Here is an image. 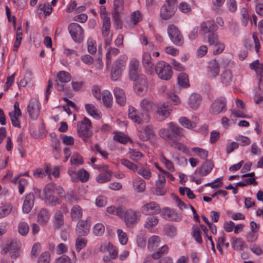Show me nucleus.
Instances as JSON below:
<instances>
[{"instance_id": "49530a36", "label": "nucleus", "mask_w": 263, "mask_h": 263, "mask_svg": "<svg viewBox=\"0 0 263 263\" xmlns=\"http://www.w3.org/2000/svg\"><path fill=\"white\" fill-rule=\"evenodd\" d=\"M168 248L167 246L164 245L159 248L157 251L153 253V257L154 259H158L162 257L163 255L168 252Z\"/></svg>"}, {"instance_id": "7c9ffc66", "label": "nucleus", "mask_w": 263, "mask_h": 263, "mask_svg": "<svg viewBox=\"0 0 263 263\" xmlns=\"http://www.w3.org/2000/svg\"><path fill=\"white\" fill-rule=\"evenodd\" d=\"M70 214L72 220H77L82 217L83 210L80 206L75 205L71 209Z\"/></svg>"}, {"instance_id": "393cba45", "label": "nucleus", "mask_w": 263, "mask_h": 263, "mask_svg": "<svg viewBox=\"0 0 263 263\" xmlns=\"http://www.w3.org/2000/svg\"><path fill=\"white\" fill-rule=\"evenodd\" d=\"M220 67L216 60L211 61L208 66V75L212 78H216L219 73Z\"/></svg>"}, {"instance_id": "aec40b11", "label": "nucleus", "mask_w": 263, "mask_h": 263, "mask_svg": "<svg viewBox=\"0 0 263 263\" xmlns=\"http://www.w3.org/2000/svg\"><path fill=\"white\" fill-rule=\"evenodd\" d=\"M138 135L140 139L145 141L150 139L154 136L155 133L152 127L148 125L139 130Z\"/></svg>"}, {"instance_id": "052dcab7", "label": "nucleus", "mask_w": 263, "mask_h": 263, "mask_svg": "<svg viewBox=\"0 0 263 263\" xmlns=\"http://www.w3.org/2000/svg\"><path fill=\"white\" fill-rule=\"evenodd\" d=\"M120 161L122 165L134 172H136V171L137 170L138 166L128 159H122Z\"/></svg>"}, {"instance_id": "774afa93", "label": "nucleus", "mask_w": 263, "mask_h": 263, "mask_svg": "<svg viewBox=\"0 0 263 263\" xmlns=\"http://www.w3.org/2000/svg\"><path fill=\"white\" fill-rule=\"evenodd\" d=\"M105 228L101 223L96 224L93 229V232L96 236H101L104 232Z\"/></svg>"}, {"instance_id": "bb28decb", "label": "nucleus", "mask_w": 263, "mask_h": 263, "mask_svg": "<svg viewBox=\"0 0 263 263\" xmlns=\"http://www.w3.org/2000/svg\"><path fill=\"white\" fill-rule=\"evenodd\" d=\"M51 167L48 164L44 165V168H38L33 171V176L37 178H43L46 175L50 176Z\"/></svg>"}, {"instance_id": "864d4df0", "label": "nucleus", "mask_w": 263, "mask_h": 263, "mask_svg": "<svg viewBox=\"0 0 263 263\" xmlns=\"http://www.w3.org/2000/svg\"><path fill=\"white\" fill-rule=\"evenodd\" d=\"M87 50L89 53L92 54L97 51L96 42L91 37L87 40Z\"/></svg>"}, {"instance_id": "dca6fc26", "label": "nucleus", "mask_w": 263, "mask_h": 263, "mask_svg": "<svg viewBox=\"0 0 263 263\" xmlns=\"http://www.w3.org/2000/svg\"><path fill=\"white\" fill-rule=\"evenodd\" d=\"M19 243L16 241H11L3 251L4 253H8L12 258H15L19 255Z\"/></svg>"}, {"instance_id": "1a4fd4ad", "label": "nucleus", "mask_w": 263, "mask_h": 263, "mask_svg": "<svg viewBox=\"0 0 263 263\" xmlns=\"http://www.w3.org/2000/svg\"><path fill=\"white\" fill-rule=\"evenodd\" d=\"M134 81V89L138 94H141L147 90V84L146 77L143 74H139L135 79H130Z\"/></svg>"}, {"instance_id": "cd10ccee", "label": "nucleus", "mask_w": 263, "mask_h": 263, "mask_svg": "<svg viewBox=\"0 0 263 263\" xmlns=\"http://www.w3.org/2000/svg\"><path fill=\"white\" fill-rule=\"evenodd\" d=\"M127 58L125 55L120 56L113 63L112 67L123 71L126 67Z\"/></svg>"}, {"instance_id": "a19ab883", "label": "nucleus", "mask_w": 263, "mask_h": 263, "mask_svg": "<svg viewBox=\"0 0 263 263\" xmlns=\"http://www.w3.org/2000/svg\"><path fill=\"white\" fill-rule=\"evenodd\" d=\"M136 172L145 179H149L152 177L150 170L144 167H138Z\"/></svg>"}, {"instance_id": "9b49d317", "label": "nucleus", "mask_w": 263, "mask_h": 263, "mask_svg": "<svg viewBox=\"0 0 263 263\" xmlns=\"http://www.w3.org/2000/svg\"><path fill=\"white\" fill-rule=\"evenodd\" d=\"M141 211L146 215H155L160 212L161 208L156 202L151 201L144 204L141 207Z\"/></svg>"}, {"instance_id": "4c0bfd02", "label": "nucleus", "mask_w": 263, "mask_h": 263, "mask_svg": "<svg viewBox=\"0 0 263 263\" xmlns=\"http://www.w3.org/2000/svg\"><path fill=\"white\" fill-rule=\"evenodd\" d=\"M58 80L62 83H66L69 82L71 79L70 73L65 71H60L57 74Z\"/></svg>"}, {"instance_id": "412c9836", "label": "nucleus", "mask_w": 263, "mask_h": 263, "mask_svg": "<svg viewBox=\"0 0 263 263\" xmlns=\"http://www.w3.org/2000/svg\"><path fill=\"white\" fill-rule=\"evenodd\" d=\"M50 218V214L46 209L43 208L37 213V221L42 226L47 223Z\"/></svg>"}, {"instance_id": "e2e57ef3", "label": "nucleus", "mask_w": 263, "mask_h": 263, "mask_svg": "<svg viewBox=\"0 0 263 263\" xmlns=\"http://www.w3.org/2000/svg\"><path fill=\"white\" fill-rule=\"evenodd\" d=\"M161 161L164 163L166 166V167L171 172L175 171V167L174 166L173 163L167 159L164 156H162L160 158Z\"/></svg>"}, {"instance_id": "bf43d9fd", "label": "nucleus", "mask_w": 263, "mask_h": 263, "mask_svg": "<svg viewBox=\"0 0 263 263\" xmlns=\"http://www.w3.org/2000/svg\"><path fill=\"white\" fill-rule=\"evenodd\" d=\"M232 242V247L236 250H240L242 249L244 245V242L242 239L238 238H233Z\"/></svg>"}, {"instance_id": "c9c22d12", "label": "nucleus", "mask_w": 263, "mask_h": 263, "mask_svg": "<svg viewBox=\"0 0 263 263\" xmlns=\"http://www.w3.org/2000/svg\"><path fill=\"white\" fill-rule=\"evenodd\" d=\"M232 80V73L230 70H226L221 75V81L224 85L227 86L231 84Z\"/></svg>"}, {"instance_id": "c85d7f7f", "label": "nucleus", "mask_w": 263, "mask_h": 263, "mask_svg": "<svg viewBox=\"0 0 263 263\" xmlns=\"http://www.w3.org/2000/svg\"><path fill=\"white\" fill-rule=\"evenodd\" d=\"M119 52L120 50L115 47H109L107 49L106 53V65L107 67L111 64L112 58L117 55Z\"/></svg>"}, {"instance_id": "c756f323", "label": "nucleus", "mask_w": 263, "mask_h": 263, "mask_svg": "<svg viewBox=\"0 0 263 263\" xmlns=\"http://www.w3.org/2000/svg\"><path fill=\"white\" fill-rule=\"evenodd\" d=\"M179 122L184 127L187 129H193L197 125L195 120H190L186 117H182L179 119Z\"/></svg>"}, {"instance_id": "6ab92c4d", "label": "nucleus", "mask_w": 263, "mask_h": 263, "mask_svg": "<svg viewBox=\"0 0 263 263\" xmlns=\"http://www.w3.org/2000/svg\"><path fill=\"white\" fill-rule=\"evenodd\" d=\"M162 214L164 218L168 220L179 221L181 219L180 214L167 208L163 209Z\"/></svg>"}, {"instance_id": "473e14b6", "label": "nucleus", "mask_w": 263, "mask_h": 263, "mask_svg": "<svg viewBox=\"0 0 263 263\" xmlns=\"http://www.w3.org/2000/svg\"><path fill=\"white\" fill-rule=\"evenodd\" d=\"M102 95L104 104L108 108L110 107L112 103V96L110 92L105 90L103 91Z\"/></svg>"}, {"instance_id": "4468645a", "label": "nucleus", "mask_w": 263, "mask_h": 263, "mask_svg": "<svg viewBox=\"0 0 263 263\" xmlns=\"http://www.w3.org/2000/svg\"><path fill=\"white\" fill-rule=\"evenodd\" d=\"M176 10V7L163 5L160 10V17L164 20H167L174 16Z\"/></svg>"}, {"instance_id": "4be33fe9", "label": "nucleus", "mask_w": 263, "mask_h": 263, "mask_svg": "<svg viewBox=\"0 0 263 263\" xmlns=\"http://www.w3.org/2000/svg\"><path fill=\"white\" fill-rule=\"evenodd\" d=\"M40 104L36 99H31L27 106V111L29 115H38L40 112Z\"/></svg>"}, {"instance_id": "423d86ee", "label": "nucleus", "mask_w": 263, "mask_h": 263, "mask_svg": "<svg viewBox=\"0 0 263 263\" xmlns=\"http://www.w3.org/2000/svg\"><path fill=\"white\" fill-rule=\"evenodd\" d=\"M141 214L139 211H135L131 209L125 211L122 215L126 226L128 228L133 227L140 219Z\"/></svg>"}, {"instance_id": "2f4dec72", "label": "nucleus", "mask_w": 263, "mask_h": 263, "mask_svg": "<svg viewBox=\"0 0 263 263\" xmlns=\"http://www.w3.org/2000/svg\"><path fill=\"white\" fill-rule=\"evenodd\" d=\"M133 187L137 192H143L146 187L145 182L142 179H135L133 181Z\"/></svg>"}, {"instance_id": "5fc2aeb1", "label": "nucleus", "mask_w": 263, "mask_h": 263, "mask_svg": "<svg viewBox=\"0 0 263 263\" xmlns=\"http://www.w3.org/2000/svg\"><path fill=\"white\" fill-rule=\"evenodd\" d=\"M29 227L28 224L25 222H21L18 225V233L22 236L26 235L29 231Z\"/></svg>"}, {"instance_id": "72a5a7b5", "label": "nucleus", "mask_w": 263, "mask_h": 263, "mask_svg": "<svg viewBox=\"0 0 263 263\" xmlns=\"http://www.w3.org/2000/svg\"><path fill=\"white\" fill-rule=\"evenodd\" d=\"M160 242V238L158 236L153 235L148 240L147 248L149 250H153L158 246Z\"/></svg>"}, {"instance_id": "a18cd8bd", "label": "nucleus", "mask_w": 263, "mask_h": 263, "mask_svg": "<svg viewBox=\"0 0 263 263\" xmlns=\"http://www.w3.org/2000/svg\"><path fill=\"white\" fill-rule=\"evenodd\" d=\"M113 139L122 144H125L129 140V137L123 133H116L113 137Z\"/></svg>"}, {"instance_id": "6e6552de", "label": "nucleus", "mask_w": 263, "mask_h": 263, "mask_svg": "<svg viewBox=\"0 0 263 263\" xmlns=\"http://www.w3.org/2000/svg\"><path fill=\"white\" fill-rule=\"evenodd\" d=\"M68 31L76 43H80L83 39V30L82 27L76 23H72L68 27Z\"/></svg>"}, {"instance_id": "20e7f679", "label": "nucleus", "mask_w": 263, "mask_h": 263, "mask_svg": "<svg viewBox=\"0 0 263 263\" xmlns=\"http://www.w3.org/2000/svg\"><path fill=\"white\" fill-rule=\"evenodd\" d=\"M91 122L87 118H84L83 121L78 124V133L79 136L83 139L85 142H89V138L92 136L90 130Z\"/></svg>"}, {"instance_id": "58836bf2", "label": "nucleus", "mask_w": 263, "mask_h": 263, "mask_svg": "<svg viewBox=\"0 0 263 263\" xmlns=\"http://www.w3.org/2000/svg\"><path fill=\"white\" fill-rule=\"evenodd\" d=\"M106 211L109 214L117 215L120 217L122 218L124 209L121 206L116 208L114 206H110L107 208Z\"/></svg>"}, {"instance_id": "603ef678", "label": "nucleus", "mask_w": 263, "mask_h": 263, "mask_svg": "<svg viewBox=\"0 0 263 263\" xmlns=\"http://www.w3.org/2000/svg\"><path fill=\"white\" fill-rule=\"evenodd\" d=\"M129 158L135 161L140 160L143 157V155L141 152L133 149H129Z\"/></svg>"}, {"instance_id": "a211bd4d", "label": "nucleus", "mask_w": 263, "mask_h": 263, "mask_svg": "<svg viewBox=\"0 0 263 263\" xmlns=\"http://www.w3.org/2000/svg\"><path fill=\"white\" fill-rule=\"evenodd\" d=\"M139 62L138 59L135 58H132L129 63V76L130 79H135L138 76Z\"/></svg>"}, {"instance_id": "09e8293b", "label": "nucleus", "mask_w": 263, "mask_h": 263, "mask_svg": "<svg viewBox=\"0 0 263 263\" xmlns=\"http://www.w3.org/2000/svg\"><path fill=\"white\" fill-rule=\"evenodd\" d=\"M143 18L142 14L138 10L134 11L130 16V21L134 25H137L142 21Z\"/></svg>"}, {"instance_id": "ddd939ff", "label": "nucleus", "mask_w": 263, "mask_h": 263, "mask_svg": "<svg viewBox=\"0 0 263 263\" xmlns=\"http://www.w3.org/2000/svg\"><path fill=\"white\" fill-rule=\"evenodd\" d=\"M90 228V225L87 220L79 221L76 229L77 235L79 237L87 235L89 232Z\"/></svg>"}, {"instance_id": "a878e982", "label": "nucleus", "mask_w": 263, "mask_h": 263, "mask_svg": "<svg viewBox=\"0 0 263 263\" xmlns=\"http://www.w3.org/2000/svg\"><path fill=\"white\" fill-rule=\"evenodd\" d=\"M202 98L200 95L197 93H192L188 101V104L193 109L198 108L201 102Z\"/></svg>"}, {"instance_id": "680f3d73", "label": "nucleus", "mask_w": 263, "mask_h": 263, "mask_svg": "<svg viewBox=\"0 0 263 263\" xmlns=\"http://www.w3.org/2000/svg\"><path fill=\"white\" fill-rule=\"evenodd\" d=\"M240 14L242 16V25L246 26L249 20V15L248 14V9L245 7L242 8L240 10Z\"/></svg>"}, {"instance_id": "5701e85b", "label": "nucleus", "mask_w": 263, "mask_h": 263, "mask_svg": "<svg viewBox=\"0 0 263 263\" xmlns=\"http://www.w3.org/2000/svg\"><path fill=\"white\" fill-rule=\"evenodd\" d=\"M34 196L33 193H29L26 195L23 205L24 213H28L30 212L34 205Z\"/></svg>"}, {"instance_id": "37998d69", "label": "nucleus", "mask_w": 263, "mask_h": 263, "mask_svg": "<svg viewBox=\"0 0 263 263\" xmlns=\"http://www.w3.org/2000/svg\"><path fill=\"white\" fill-rule=\"evenodd\" d=\"M134 122L138 124L147 123L149 121V116H128Z\"/></svg>"}, {"instance_id": "8fccbe9b", "label": "nucleus", "mask_w": 263, "mask_h": 263, "mask_svg": "<svg viewBox=\"0 0 263 263\" xmlns=\"http://www.w3.org/2000/svg\"><path fill=\"white\" fill-rule=\"evenodd\" d=\"M192 234L195 240L199 243L202 242V239L200 234L199 228L197 226H193L192 228Z\"/></svg>"}, {"instance_id": "f03ea898", "label": "nucleus", "mask_w": 263, "mask_h": 263, "mask_svg": "<svg viewBox=\"0 0 263 263\" xmlns=\"http://www.w3.org/2000/svg\"><path fill=\"white\" fill-rule=\"evenodd\" d=\"M140 107L143 114L156 113L158 115H167L171 113L172 109L168 106L161 105L156 107L150 100L143 99L140 103Z\"/></svg>"}, {"instance_id": "f704fd0d", "label": "nucleus", "mask_w": 263, "mask_h": 263, "mask_svg": "<svg viewBox=\"0 0 263 263\" xmlns=\"http://www.w3.org/2000/svg\"><path fill=\"white\" fill-rule=\"evenodd\" d=\"M54 224L57 228H61L64 224V216L62 212L57 211L54 216Z\"/></svg>"}, {"instance_id": "69168bd1", "label": "nucleus", "mask_w": 263, "mask_h": 263, "mask_svg": "<svg viewBox=\"0 0 263 263\" xmlns=\"http://www.w3.org/2000/svg\"><path fill=\"white\" fill-rule=\"evenodd\" d=\"M214 45V49L213 50V53L214 54H218L221 53L225 48L224 43L219 41Z\"/></svg>"}, {"instance_id": "f3484780", "label": "nucleus", "mask_w": 263, "mask_h": 263, "mask_svg": "<svg viewBox=\"0 0 263 263\" xmlns=\"http://www.w3.org/2000/svg\"><path fill=\"white\" fill-rule=\"evenodd\" d=\"M214 167L213 163L210 160H206L202 165L198 167L195 172V174H199L202 176L208 175Z\"/></svg>"}, {"instance_id": "7ed1b4c3", "label": "nucleus", "mask_w": 263, "mask_h": 263, "mask_svg": "<svg viewBox=\"0 0 263 263\" xmlns=\"http://www.w3.org/2000/svg\"><path fill=\"white\" fill-rule=\"evenodd\" d=\"M155 70L158 77L161 80L168 81L172 77L173 71L171 66L167 63L160 61L155 66Z\"/></svg>"}, {"instance_id": "79ce46f5", "label": "nucleus", "mask_w": 263, "mask_h": 263, "mask_svg": "<svg viewBox=\"0 0 263 263\" xmlns=\"http://www.w3.org/2000/svg\"><path fill=\"white\" fill-rule=\"evenodd\" d=\"M158 223V218L156 216L149 217L144 224V227L147 229H152Z\"/></svg>"}, {"instance_id": "ea45409f", "label": "nucleus", "mask_w": 263, "mask_h": 263, "mask_svg": "<svg viewBox=\"0 0 263 263\" xmlns=\"http://www.w3.org/2000/svg\"><path fill=\"white\" fill-rule=\"evenodd\" d=\"M250 69L254 70L260 76H263V65L259 63L258 60L250 64Z\"/></svg>"}, {"instance_id": "0eeeda50", "label": "nucleus", "mask_w": 263, "mask_h": 263, "mask_svg": "<svg viewBox=\"0 0 263 263\" xmlns=\"http://www.w3.org/2000/svg\"><path fill=\"white\" fill-rule=\"evenodd\" d=\"M167 34L172 43L181 46L184 43V39L178 28L174 25H170L167 27Z\"/></svg>"}, {"instance_id": "f8f14e48", "label": "nucleus", "mask_w": 263, "mask_h": 263, "mask_svg": "<svg viewBox=\"0 0 263 263\" xmlns=\"http://www.w3.org/2000/svg\"><path fill=\"white\" fill-rule=\"evenodd\" d=\"M142 64L147 73L153 74L154 64L150 53L144 52L142 56Z\"/></svg>"}, {"instance_id": "3c124183", "label": "nucleus", "mask_w": 263, "mask_h": 263, "mask_svg": "<svg viewBox=\"0 0 263 263\" xmlns=\"http://www.w3.org/2000/svg\"><path fill=\"white\" fill-rule=\"evenodd\" d=\"M77 175L78 178L82 182H87L89 177L88 172L84 168L80 170Z\"/></svg>"}, {"instance_id": "c03bdc74", "label": "nucleus", "mask_w": 263, "mask_h": 263, "mask_svg": "<svg viewBox=\"0 0 263 263\" xmlns=\"http://www.w3.org/2000/svg\"><path fill=\"white\" fill-rule=\"evenodd\" d=\"M13 206L11 204H6L0 207V218L8 216L11 212Z\"/></svg>"}, {"instance_id": "0e129e2a", "label": "nucleus", "mask_w": 263, "mask_h": 263, "mask_svg": "<svg viewBox=\"0 0 263 263\" xmlns=\"http://www.w3.org/2000/svg\"><path fill=\"white\" fill-rule=\"evenodd\" d=\"M85 108L89 115H99L98 109L92 104H86Z\"/></svg>"}, {"instance_id": "13d9d810", "label": "nucleus", "mask_w": 263, "mask_h": 263, "mask_svg": "<svg viewBox=\"0 0 263 263\" xmlns=\"http://www.w3.org/2000/svg\"><path fill=\"white\" fill-rule=\"evenodd\" d=\"M235 139L237 141L238 145L239 144L242 146L248 145L251 143V141L249 138L242 135L236 136Z\"/></svg>"}, {"instance_id": "9d476101", "label": "nucleus", "mask_w": 263, "mask_h": 263, "mask_svg": "<svg viewBox=\"0 0 263 263\" xmlns=\"http://www.w3.org/2000/svg\"><path fill=\"white\" fill-rule=\"evenodd\" d=\"M52 189V185H48L44 188L43 192L45 194V200L46 203L49 205L55 206L57 204H60L61 201L57 197L51 195Z\"/></svg>"}, {"instance_id": "39448f33", "label": "nucleus", "mask_w": 263, "mask_h": 263, "mask_svg": "<svg viewBox=\"0 0 263 263\" xmlns=\"http://www.w3.org/2000/svg\"><path fill=\"white\" fill-rule=\"evenodd\" d=\"M227 109L226 99L221 97L212 102L210 108V112L213 115H218L225 113Z\"/></svg>"}, {"instance_id": "6e6d98bb", "label": "nucleus", "mask_w": 263, "mask_h": 263, "mask_svg": "<svg viewBox=\"0 0 263 263\" xmlns=\"http://www.w3.org/2000/svg\"><path fill=\"white\" fill-rule=\"evenodd\" d=\"M70 163L71 164L80 165L83 163V158L78 153H73L70 159Z\"/></svg>"}, {"instance_id": "f257e3e1", "label": "nucleus", "mask_w": 263, "mask_h": 263, "mask_svg": "<svg viewBox=\"0 0 263 263\" xmlns=\"http://www.w3.org/2000/svg\"><path fill=\"white\" fill-rule=\"evenodd\" d=\"M167 125L168 129L161 128L159 131V135L164 140L175 143L183 136V128L177 124L170 122Z\"/></svg>"}, {"instance_id": "de8ad7c7", "label": "nucleus", "mask_w": 263, "mask_h": 263, "mask_svg": "<svg viewBox=\"0 0 263 263\" xmlns=\"http://www.w3.org/2000/svg\"><path fill=\"white\" fill-rule=\"evenodd\" d=\"M178 83L179 85L182 87H187L189 86V82L187 75L185 73H181L178 77Z\"/></svg>"}, {"instance_id": "338daca9", "label": "nucleus", "mask_w": 263, "mask_h": 263, "mask_svg": "<svg viewBox=\"0 0 263 263\" xmlns=\"http://www.w3.org/2000/svg\"><path fill=\"white\" fill-rule=\"evenodd\" d=\"M39 8L41 10L43 11L44 14L46 16L50 14L52 11V8L51 5L48 3L44 4V5H40L39 6Z\"/></svg>"}, {"instance_id": "2eb2a0df", "label": "nucleus", "mask_w": 263, "mask_h": 263, "mask_svg": "<svg viewBox=\"0 0 263 263\" xmlns=\"http://www.w3.org/2000/svg\"><path fill=\"white\" fill-rule=\"evenodd\" d=\"M217 30L218 27L212 20L203 22L200 25V31L203 34L214 32Z\"/></svg>"}, {"instance_id": "4d7b16f0", "label": "nucleus", "mask_w": 263, "mask_h": 263, "mask_svg": "<svg viewBox=\"0 0 263 263\" xmlns=\"http://www.w3.org/2000/svg\"><path fill=\"white\" fill-rule=\"evenodd\" d=\"M87 243V240L84 238L79 237L76 241V249L77 252H80L81 249L84 248Z\"/></svg>"}, {"instance_id": "b1692460", "label": "nucleus", "mask_w": 263, "mask_h": 263, "mask_svg": "<svg viewBox=\"0 0 263 263\" xmlns=\"http://www.w3.org/2000/svg\"><path fill=\"white\" fill-rule=\"evenodd\" d=\"M116 102L120 106H124L126 102V97L124 90L118 87H115L114 90Z\"/></svg>"}, {"instance_id": "e433bc0d", "label": "nucleus", "mask_w": 263, "mask_h": 263, "mask_svg": "<svg viewBox=\"0 0 263 263\" xmlns=\"http://www.w3.org/2000/svg\"><path fill=\"white\" fill-rule=\"evenodd\" d=\"M111 174L109 171L101 173L96 177L97 182L99 183H104L108 182L111 180Z\"/></svg>"}]
</instances>
